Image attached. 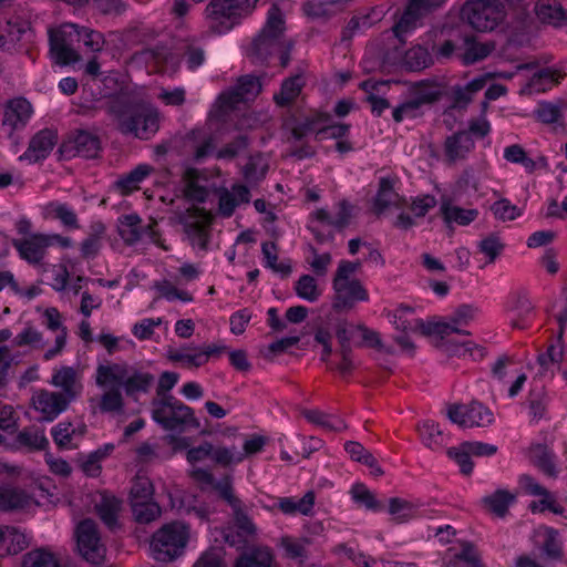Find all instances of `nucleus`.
Here are the masks:
<instances>
[{"label": "nucleus", "mask_w": 567, "mask_h": 567, "mask_svg": "<svg viewBox=\"0 0 567 567\" xmlns=\"http://www.w3.org/2000/svg\"><path fill=\"white\" fill-rule=\"evenodd\" d=\"M452 567H483L475 547L466 543L454 557Z\"/></svg>", "instance_id": "obj_64"}, {"label": "nucleus", "mask_w": 567, "mask_h": 567, "mask_svg": "<svg viewBox=\"0 0 567 567\" xmlns=\"http://www.w3.org/2000/svg\"><path fill=\"white\" fill-rule=\"evenodd\" d=\"M154 167L150 164H138L127 174L120 176L115 181V189L118 190L122 196H130L140 189V184L143 183L152 173H154Z\"/></svg>", "instance_id": "obj_25"}, {"label": "nucleus", "mask_w": 567, "mask_h": 567, "mask_svg": "<svg viewBox=\"0 0 567 567\" xmlns=\"http://www.w3.org/2000/svg\"><path fill=\"white\" fill-rule=\"evenodd\" d=\"M563 79L561 74L550 68L537 71L530 79V87L537 92H545L558 84Z\"/></svg>", "instance_id": "obj_53"}, {"label": "nucleus", "mask_w": 567, "mask_h": 567, "mask_svg": "<svg viewBox=\"0 0 567 567\" xmlns=\"http://www.w3.org/2000/svg\"><path fill=\"white\" fill-rule=\"evenodd\" d=\"M185 458L193 468L206 460H209L215 466L233 468L235 461V456L227 445L214 444L210 441H202L198 445L190 446L185 453Z\"/></svg>", "instance_id": "obj_9"}, {"label": "nucleus", "mask_w": 567, "mask_h": 567, "mask_svg": "<svg viewBox=\"0 0 567 567\" xmlns=\"http://www.w3.org/2000/svg\"><path fill=\"white\" fill-rule=\"evenodd\" d=\"M278 247L274 241H264L261 244L262 254V266L271 269L274 272L281 274L282 276H289L291 272V266L287 262H278Z\"/></svg>", "instance_id": "obj_46"}, {"label": "nucleus", "mask_w": 567, "mask_h": 567, "mask_svg": "<svg viewBox=\"0 0 567 567\" xmlns=\"http://www.w3.org/2000/svg\"><path fill=\"white\" fill-rule=\"evenodd\" d=\"M433 63V53L421 44L410 48L404 54V64L410 71H422Z\"/></svg>", "instance_id": "obj_41"}, {"label": "nucleus", "mask_w": 567, "mask_h": 567, "mask_svg": "<svg viewBox=\"0 0 567 567\" xmlns=\"http://www.w3.org/2000/svg\"><path fill=\"white\" fill-rule=\"evenodd\" d=\"M75 381L76 374L72 367H63L52 375V384L61 388V393L71 400L76 398Z\"/></svg>", "instance_id": "obj_50"}, {"label": "nucleus", "mask_w": 567, "mask_h": 567, "mask_svg": "<svg viewBox=\"0 0 567 567\" xmlns=\"http://www.w3.org/2000/svg\"><path fill=\"white\" fill-rule=\"evenodd\" d=\"M447 416L461 427H483L494 422L493 412L478 401H472L468 404L451 405Z\"/></svg>", "instance_id": "obj_8"}, {"label": "nucleus", "mask_w": 567, "mask_h": 567, "mask_svg": "<svg viewBox=\"0 0 567 567\" xmlns=\"http://www.w3.org/2000/svg\"><path fill=\"white\" fill-rule=\"evenodd\" d=\"M135 453L141 463L171 458V454L166 453L158 442H143L136 447Z\"/></svg>", "instance_id": "obj_60"}, {"label": "nucleus", "mask_w": 567, "mask_h": 567, "mask_svg": "<svg viewBox=\"0 0 567 567\" xmlns=\"http://www.w3.org/2000/svg\"><path fill=\"white\" fill-rule=\"evenodd\" d=\"M167 359L174 363H181L186 368H200L205 364V358L200 354L199 347H187L183 349H169Z\"/></svg>", "instance_id": "obj_42"}, {"label": "nucleus", "mask_w": 567, "mask_h": 567, "mask_svg": "<svg viewBox=\"0 0 567 567\" xmlns=\"http://www.w3.org/2000/svg\"><path fill=\"white\" fill-rule=\"evenodd\" d=\"M21 567H62L56 556L47 548L32 549L23 556Z\"/></svg>", "instance_id": "obj_48"}, {"label": "nucleus", "mask_w": 567, "mask_h": 567, "mask_svg": "<svg viewBox=\"0 0 567 567\" xmlns=\"http://www.w3.org/2000/svg\"><path fill=\"white\" fill-rule=\"evenodd\" d=\"M303 416L308 422L316 424L329 432L339 433L346 429V423L341 417L328 414L318 409L306 410L303 412Z\"/></svg>", "instance_id": "obj_39"}, {"label": "nucleus", "mask_w": 567, "mask_h": 567, "mask_svg": "<svg viewBox=\"0 0 567 567\" xmlns=\"http://www.w3.org/2000/svg\"><path fill=\"white\" fill-rule=\"evenodd\" d=\"M267 443V439L262 435L254 434L245 440L243 451H238L235 445L228 446L230 453L235 456L234 466L240 464L247 456L260 453Z\"/></svg>", "instance_id": "obj_47"}, {"label": "nucleus", "mask_w": 567, "mask_h": 567, "mask_svg": "<svg viewBox=\"0 0 567 567\" xmlns=\"http://www.w3.org/2000/svg\"><path fill=\"white\" fill-rule=\"evenodd\" d=\"M530 457L535 466L548 477H556V455L546 444L537 443L530 447Z\"/></svg>", "instance_id": "obj_35"}, {"label": "nucleus", "mask_w": 567, "mask_h": 567, "mask_svg": "<svg viewBox=\"0 0 567 567\" xmlns=\"http://www.w3.org/2000/svg\"><path fill=\"white\" fill-rule=\"evenodd\" d=\"M189 526L182 520H172L158 528L151 539L154 558L158 561H173L187 546Z\"/></svg>", "instance_id": "obj_2"}, {"label": "nucleus", "mask_w": 567, "mask_h": 567, "mask_svg": "<svg viewBox=\"0 0 567 567\" xmlns=\"http://www.w3.org/2000/svg\"><path fill=\"white\" fill-rule=\"evenodd\" d=\"M551 396L544 385H534L529 389L525 406L528 412L529 424L535 425L540 421H549V406Z\"/></svg>", "instance_id": "obj_17"}, {"label": "nucleus", "mask_w": 567, "mask_h": 567, "mask_svg": "<svg viewBox=\"0 0 567 567\" xmlns=\"http://www.w3.org/2000/svg\"><path fill=\"white\" fill-rule=\"evenodd\" d=\"M529 509L532 513H544L546 511L551 512L555 515H559L563 519L567 520V511L563 505H560L554 495L546 491L545 494L540 495L538 501H533L529 504Z\"/></svg>", "instance_id": "obj_54"}, {"label": "nucleus", "mask_w": 567, "mask_h": 567, "mask_svg": "<svg viewBox=\"0 0 567 567\" xmlns=\"http://www.w3.org/2000/svg\"><path fill=\"white\" fill-rule=\"evenodd\" d=\"M137 56L155 71H164L174 61L173 52L164 44H156L154 47L146 48L142 50Z\"/></svg>", "instance_id": "obj_29"}, {"label": "nucleus", "mask_w": 567, "mask_h": 567, "mask_svg": "<svg viewBox=\"0 0 567 567\" xmlns=\"http://www.w3.org/2000/svg\"><path fill=\"white\" fill-rule=\"evenodd\" d=\"M295 292L300 299L308 302H316L322 293L316 278L308 274L301 275L295 282Z\"/></svg>", "instance_id": "obj_51"}, {"label": "nucleus", "mask_w": 567, "mask_h": 567, "mask_svg": "<svg viewBox=\"0 0 567 567\" xmlns=\"http://www.w3.org/2000/svg\"><path fill=\"white\" fill-rule=\"evenodd\" d=\"M474 147V140L467 131H457L446 136L444 141L443 150L445 162L447 164H454L457 161L465 159Z\"/></svg>", "instance_id": "obj_20"}, {"label": "nucleus", "mask_w": 567, "mask_h": 567, "mask_svg": "<svg viewBox=\"0 0 567 567\" xmlns=\"http://www.w3.org/2000/svg\"><path fill=\"white\" fill-rule=\"evenodd\" d=\"M480 188V178L472 166L465 167L451 186L450 197L456 199H466L468 202L474 197Z\"/></svg>", "instance_id": "obj_24"}, {"label": "nucleus", "mask_w": 567, "mask_h": 567, "mask_svg": "<svg viewBox=\"0 0 567 567\" xmlns=\"http://www.w3.org/2000/svg\"><path fill=\"white\" fill-rule=\"evenodd\" d=\"M543 556L553 561H560L564 557L563 542L559 533L554 527H547L544 535V540L540 546Z\"/></svg>", "instance_id": "obj_44"}, {"label": "nucleus", "mask_w": 567, "mask_h": 567, "mask_svg": "<svg viewBox=\"0 0 567 567\" xmlns=\"http://www.w3.org/2000/svg\"><path fill=\"white\" fill-rule=\"evenodd\" d=\"M331 122V114L326 111H316L306 116L302 121L296 123L291 130V135L296 141H302L309 134H315L317 141V131L321 123Z\"/></svg>", "instance_id": "obj_32"}, {"label": "nucleus", "mask_w": 567, "mask_h": 567, "mask_svg": "<svg viewBox=\"0 0 567 567\" xmlns=\"http://www.w3.org/2000/svg\"><path fill=\"white\" fill-rule=\"evenodd\" d=\"M344 3L346 0H308L303 4V10L309 17L327 18Z\"/></svg>", "instance_id": "obj_49"}, {"label": "nucleus", "mask_w": 567, "mask_h": 567, "mask_svg": "<svg viewBox=\"0 0 567 567\" xmlns=\"http://www.w3.org/2000/svg\"><path fill=\"white\" fill-rule=\"evenodd\" d=\"M58 132L53 128H43L37 132L30 140L25 152L20 159H28L30 163H39L49 157L58 143Z\"/></svg>", "instance_id": "obj_15"}, {"label": "nucleus", "mask_w": 567, "mask_h": 567, "mask_svg": "<svg viewBox=\"0 0 567 567\" xmlns=\"http://www.w3.org/2000/svg\"><path fill=\"white\" fill-rule=\"evenodd\" d=\"M417 433L422 443L431 450L440 449L445 443V435L441 430L440 424L434 421L425 420L420 422L417 425Z\"/></svg>", "instance_id": "obj_40"}, {"label": "nucleus", "mask_w": 567, "mask_h": 567, "mask_svg": "<svg viewBox=\"0 0 567 567\" xmlns=\"http://www.w3.org/2000/svg\"><path fill=\"white\" fill-rule=\"evenodd\" d=\"M69 29L70 35H76L79 41H82L83 44L93 52H99L103 49L104 45V37L101 32L92 30L86 27H79L76 24L70 23L65 24Z\"/></svg>", "instance_id": "obj_45"}, {"label": "nucleus", "mask_w": 567, "mask_h": 567, "mask_svg": "<svg viewBox=\"0 0 567 567\" xmlns=\"http://www.w3.org/2000/svg\"><path fill=\"white\" fill-rule=\"evenodd\" d=\"M12 245L22 260L31 266H39L47 255V234L32 233L24 238L13 239Z\"/></svg>", "instance_id": "obj_14"}, {"label": "nucleus", "mask_w": 567, "mask_h": 567, "mask_svg": "<svg viewBox=\"0 0 567 567\" xmlns=\"http://www.w3.org/2000/svg\"><path fill=\"white\" fill-rule=\"evenodd\" d=\"M257 2L258 0H210L206 13L213 22L212 28L223 34L250 14Z\"/></svg>", "instance_id": "obj_5"}, {"label": "nucleus", "mask_w": 567, "mask_h": 567, "mask_svg": "<svg viewBox=\"0 0 567 567\" xmlns=\"http://www.w3.org/2000/svg\"><path fill=\"white\" fill-rule=\"evenodd\" d=\"M76 546L85 560L97 564L104 557V549L95 522L91 518L81 520L75 528Z\"/></svg>", "instance_id": "obj_10"}, {"label": "nucleus", "mask_w": 567, "mask_h": 567, "mask_svg": "<svg viewBox=\"0 0 567 567\" xmlns=\"http://www.w3.org/2000/svg\"><path fill=\"white\" fill-rule=\"evenodd\" d=\"M122 509V501L109 493H101L100 502L95 505V511L101 522L110 529L115 530L120 527L118 516Z\"/></svg>", "instance_id": "obj_23"}, {"label": "nucleus", "mask_w": 567, "mask_h": 567, "mask_svg": "<svg viewBox=\"0 0 567 567\" xmlns=\"http://www.w3.org/2000/svg\"><path fill=\"white\" fill-rule=\"evenodd\" d=\"M69 32L64 24L59 30L49 33L50 55L61 66L73 64L81 59V55L72 47V35Z\"/></svg>", "instance_id": "obj_13"}, {"label": "nucleus", "mask_w": 567, "mask_h": 567, "mask_svg": "<svg viewBox=\"0 0 567 567\" xmlns=\"http://www.w3.org/2000/svg\"><path fill=\"white\" fill-rule=\"evenodd\" d=\"M122 133L140 140L152 138L159 130L161 114L147 102H123L112 106Z\"/></svg>", "instance_id": "obj_1"}, {"label": "nucleus", "mask_w": 567, "mask_h": 567, "mask_svg": "<svg viewBox=\"0 0 567 567\" xmlns=\"http://www.w3.org/2000/svg\"><path fill=\"white\" fill-rule=\"evenodd\" d=\"M351 125L347 123L334 122L331 117V122L321 123V126L317 131V142L324 140H341L350 134Z\"/></svg>", "instance_id": "obj_57"}, {"label": "nucleus", "mask_w": 567, "mask_h": 567, "mask_svg": "<svg viewBox=\"0 0 567 567\" xmlns=\"http://www.w3.org/2000/svg\"><path fill=\"white\" fill-rule=\"evenodd\" d=\"M32 113V105L25 97H16L9 101L4 107L2 124L9 127V133L12 134L16 130L27 125Z\"/></svg>", "instance_id": "obj_19"}, {"label": "nucleus", "mask_w": 567, "mask_h": 567, "mask_svg": "<svg viewBox=\"0 0 567 567\" xmlns=\"http://www.w3.org/2000/svg\"><path fill=\"white\" fill-rule=\"evenodd\" d=\"M416 327H417V329H420L422 331L423 334L434 336V337H439L441 339H444V338L451 336L452 333L464 334V336L470 334V331L464 330L458 327H455V324L452 322L451 319H450V321H443V320L424 321L422 319H417Z\"/></svg>", "instance_id": "obj_37"}, {"label": "nucleus", "mask_w": 567, "mask_h": 567, "mask_svg": "<svg viewBox=\"0 0 567 567\" xmlns=\"http://www.w3.org/2000/svg\"><path fill=\"white\" fill-rule=\"evenodd\" d=\"M75 434L74 425L69 421H61L51 429V436L53 442L64 450H70L76 445L73 443V436Z\"/></svg>", "instance_id": "obj_56"}, {"label": "nucleus", "mask_w": 567, "mask_h": 567, "mask_svg": "<svg viewBox=\"0 0 567 567\" xmlns=\"http://www.w3.org/2000/svg\"><path fill=\"white\" fill-rule=\"evenodd\" d=\"M334 296L332 309L340 313L350 311L359 302H367L370 299L367 288L359 279H352L338 285H332Z\"/></svg>", "instance_id": "obj_12"}, {"label": "nucleus", "mask_w": 567, "mask_h": 567, "mask_svg": "<svg viewBox=\"0 0 567 567\" xmlns=\"http://www.w3.org/2000/svg\"><path fill=\"white\" fill-rule=\"evenodd\" d=\"M126 372L125 365L118 363L99 364L96 368L95 382L100 388L110 385L121 388Z\"/></svg>", "instance_id": "obj_36"}, {"label": "nucleus", "mask_w": 567, "mask_h": 567, "mask_svg": "<svg viewBox=\"0 0 567 567\" xmlns=\"http://www.w3.org/2000/svg\"><path fill=\"white\" fill-rule=\"evenodd\" d=\"M458 200L447 194H443L440 198V215L446 226H468L478 216V210L475 208H463L454 205V202Z\"/></svg>", "instance_id": "obj_18"}, {"label": "nucleus", "mask_w": 567, "mask_h": 567, "mask_svg": "<svg viewBox=\"0 0 567 567\" xmlns=\"http://www.w3.org/2000/svg\"><path fill=\"white\" fill-rule=\"evenodd\" d=\"M388 86L384 81L367 80L360 84V89L367 93L365 102L371 106V114L374 117H381L383 112L390 107L388 99L379 96L381 87Z\"/></svg>", "instance_id": "obj_34"}, {"label": "nucleus", "mask_w": 567, "mask_h": 567, "mask_svg": "<svg viewBox=\"0 0 567 567\" xmlns=\"http://www.w3.org/2000/svg\"><path fill=\"white\" fill-rule=\"evenodd\" d=\"M395 17L392 32L394 38L401 43H405L406 39L423 25L424 17L408 3L403 12L399 16L395 14Z\"/></svg>", "instance_id": "obj_22"}, {"label": "nucleus", "mask_w": 567, "mask_h": 567, "mask_svg": "<svg viewBox=\"0 0 567 567\" xmlns=\"http://www.w3.org/2000/svg\"><path fill=\"white\" fill-rule=\"evenodd\" d=\"M305 86V79L301 74H295L285 79L280 91L275 93L274 101L279 107L290 106L300 95Z\"/></svg>", "instance_id": "obj_33"}, {"label": "nucleus", "mask_w": 567, "mask_h": 567, "mask_svg": "<svg viewBox=\"0 0 567 567\" xmlns=\"http://www.w3.org/2000/svg\"><path fill=\"white\" fill-rule=\"evenodd\" d=\"M58 152L62 159L74 157L94 159L102 152V143L96 134L84 128H75L62 141Z\"/></svg>", "instance_id": "obj_7"}, {"label": "nucleus", "mask_w": 567, "mask_h": 567, "mask_svg": "<svg viewBox=\"0 0 567 567\" xmlns=\"http://www.w3.org/2000/svg\"><path fill=\"white\" fill-rule=\"evenodd\" d=\"M113 450V444H104L89 453L80 465L85 476L91 478L99 477L102 473V461L106 458Z\"/></svg>", "instance_id": "obj_38"}, {"label": "nucleus", "mask_w": 567, "mask_h": 567, "mask_svg": "<svg viewBox=\"0 0 567 567\" xmlns=\"http://www.w3.org/2000/svg\"><path fill=\"white\" fill-rule=\"evenodd\" d=\"M152 419L166 431L182 430L185 426L198 429L200 423L194 410L173 395L154 401Z\"/></svg>", "instance_id": "obj_4"}, {"label": "nucleus", "mask_w": 567, "mask_h": 567, "mask_svg": "<svg viewBox=\"0 0 567 567\" xmlns=\"http://www.w3.org/2000/svg\"><path fill=\"white\" fill-rule=\"evenodd\" d=\"M249 146V138L245 134L236 135L230 142L216 151L215 157L217 159L231 161L237 157L241 152L246 151Z\"/></svg>", "instance_id": "obj_59"}, {"label": "nucleus", "mask_w": 567, "mask_h": 567, "mask_svg": "<svg viewBox=\"0 0 567 567\" xmlns=\"http://www.w3.org/2000/svg\"><path fill=\"white\" fill-rule=\"evenodd\" d=\"M73 400L60 392L41 390L33 396V406L45 421H53L64 412Z\"/></svg>", "instance_id": "obj_16"}, {"label": "nucleus", "mask_w": 567, "mask_h": 567, "mask_svg": "<svg viewBox=\"0 0 567 567\" xmlns=\"http://www.w3.org/2000/svg\"><path fill=\"white\" fill-rule=\"evenodd\" d=\"M515 502L516 494L504 488H497L492 494L485 495L481 499L483 507L497 517H505Z\"/></svg>", "instance_id": "obj_27"}, {"label": "nucleus", "mask_w": 567, "mask_h": 567, "mask_svg": "<svg viewBox=\"0 0 567 567\" xmlns=\"http://www.w3.org/2000/svg\"><path fill=\"white\" fill-rule=\"evenodd\" d=\"M388 512L398 523H405L415 515V507L403 498L391 497Z\"/></svg>", "instance_id": "obj_62"}, {"label": "nucleus", "mask_w": 567, "mask_h": 567, "mask_svg": "<svg viewBox=\"0 0 567 567\" xmlns=\"http://www.w3.org/2000/svg\"><path fill=\"white\" fill-rule=\"evenodd\" d=\"M461 17L474 30L487 32L503 22L506 10L501 0H467L461 9Z\"/></svg>", "instance_id": "obj_6"}, {"label": "nucleus", "mask_w": 567, "mask_h": 567, "mask_svg": "<svg viewBox=\"0 0 567 567\" xmlns=\"http://www.w3.org/2000/svg\"><path fill=\"white\" fill-rule=\"evenodd\" d=\"M197 171L188 168L185 173L186 184L184 187V196L187 200L196 203H205L208 197V190L205 186L197 183Z\"/></svg>", "instance_id": "obj_52"}, {"label": "nucleus", "mask_w": 567, "mask_h": 567, "mask_svg": "<svg viewBox=\"0 0 567 567\" xmlns=\"http://www.w3.org/2000/svg\"><path fill=\"white\" fill-rule=\"evenodd\" d=\"M275 560L272 549L262 545H247L239 553L234 567H271Z\"/></svg>", "instance_id": "obj_21"}, {"label": "nucleus", "mask_w": 567, "mask_h": 567, "mask_svg": "<svg viewBox=\"0 0 567 567\" xmlns=\"http://www.w3.org/2000/svg\"><path fill=\"white\" fill-rule=\"evenodd\" d=\"M132 513L135 520L140 524H148L155 520L161 515L159 505L154 502H140L133 501L132 503Z\"/></svg>", "instance_id": "obj_55"}, {"label": "nucleus", "mask_w": 567, "mask_h": 567, "mask_svg": "<svg viewBox=\"0 0 567 567\" xmlns=\"http://www.w3.org/2000/svg\"><path fill=\"white\" fill-rule=\"evenodd\" d=\"M463 52L460 54L463 65H472L486 59L493 51L494 45L478 42L475 35H466L462 44Z\"/></svg>", "instance_id": "obj_31"}, {"label": "nucleus", "mask_w": 567, "mask_h": 567, "mask_svg": "<svg viewBox=\"0 0 567 567\" xmlns=\"http://www.w3.org/2000/svg\"><path fill=\"white\" fill-rule=\"evenodd\" d=\"M37 504L24 491L0 486V511L28 509Z\"/></svg>", "instance_id": "obj_30"}, {"label": "nucleus", "mask_w": 567, "mask_h": 567, "mask_svg": "<svg viewBox=\"0 0 567 567\" xmlns=\"http://www.w3.org/2000/svg\"><path fill=\"white\" fill-rule=\"evenodd\" d=\"M444 86L435 80L426 79L414 83L412 99L421 107L425 104H433L442 99Z\"/></svg>", "instance_id": "obj_28"}, {"label": "nucleus", "mask_w": 567, "mask_h": 567, "mask_svg": "<svg viewBox=\"0 0 567 567\" xmlns=\"http://www.w3.org/2000/svg\"><path fill=\"white\" fill-rule=\"evenodd\" d=\"M154 382V375L150 372L134 371L127 378L124 377L122 388L127 396L133 398L137 393H147Z\"/></svg>", "instance_id": "obj_43"}, {"label": "nucleus", "mask_w": 567, "mask_h": 567, "mask_svg": "<svg viewBox=\"0 0 567 567\" xmlns=\"http://www.w3.org/2000/svg\"><path fill=\"white\" fill-rule=\"evenodd\" d=\"M285 31L286 21L282 11L278 6L272 4L267 12L262 29L251 42L250 54L260 63H268L280 45Z\"/></svg>", "instance_id": "obj_3"}, {"label": "nucleus", "mask_w": 567, "mask_h": 567, "mask_svg": "<svg viewBox=\"0 0 567 567\" xmlns=\"http://www.w3.org/2000/svg\"><path fill=\"white\" fill-rule=\"evenodd\" d=\"M189 476L202 484L210 486L233 509L240 507V501L234 493V477L230 473H225L217 480L209 468L194 467L189 472Z\"/></svg>", "instance_id": "obj_11"}, {"label": "nucleus", "mask_w": 567, "mask_h": 567, "mask_svg": "<svg viewBox=\"0 0 567 567\" xmlns=\"http://www.w3.org/2000/svg\"><path fill=\"white\" fill-rule=\"evenodd\" d=\"M343 449L352 461L361 463L369 468L378 467V460L360 442L347 441L343 444Z\"/></svg>", "instance_id": "obj_58"}, {"label": "nucleus", "mask_w": 567, "mask_h": 567, "mask_svg": "<svg viewBox=\"0 0 567 567\" xmlns=\"http://www.w3.org/2000/svg\"><path fill=\"white\" fill-rule=\"evenodd\" d=\"M182 56L187 70L190 72H196L206 62L205 50L193 42L185 44Z\"/></svg>", "instance_id": "obj_63"}, {"label": "nucleus", "mask_w": 567, "mask_h": 567, "mask_svg": "<svg viewBox=\"0 0 567 567\" xmlns=\"http://www.w3.org/2000/svg\"><path fill=\"white\" fill-rule=\"evenodd\" d=\"M537 18L555 27L567 24V12L558 0H537L535 6Z\"/></svg>", "instance_id": "obj_26"}, {"label": "nucleus", "mask_w": 567, "mask_h": 567, "mask_svg": "<svg viewBox=\"0 0 567 567\" xmlns=\"http://www.w3.org/2000/svg\"><path fill=\"white\" fill-rule=\"evenodd\" d=\"M100 411L103 413H120L124 408V399L121 389L112 386L105 391L99 404Z\"/></svg>", "instance_id": "obj_61"}]
</instances>
